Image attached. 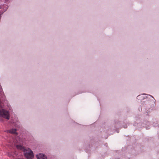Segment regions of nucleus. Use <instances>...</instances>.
<instances>
[{
    "instance_id": "obj_2",
    "label": "nucleus",
    "mask_w": 159,
    "mask_h": 159,
    "mask_svg": "<svg viewBox=\"0 0 159 159\" xmlns=\"http://www.w3.org/2000/svg\"><path fill=\"white\" fill-rule=\"evenodd\" d=\"M37 159H47V157L44 154L40 153L36 155Z\"/></svg>"
},
{
    "instance_id": "obj_5",
    "label": "nucleus",
    "mask_w": 159,
    "mask_h": 159,
    "mask_svg": "<svg viewBox=\"0 0 159 159\" xmlns=\"http://www.w3.org/2000/svg\"><path fill=\"white\" fill-rule=\"evenodd\" d=\"M139 96H137V99H138V98L139 97Z\"/></svg>"
},
{
    "instance_id": "obj_7",
    "label": "nucleus",
    "mask_w": 159,
    "mask_h": 159,
    "mask_svg": "<svg viewBox=\"0 0 159 159\" xmlns=\"http://www.w3.org/2000/svg\"><path fill=\"white\" fill-rule=\"evenodd\" d=\"M6 2V0H5V2Z\"/></svg>"
},
{
    "instance_id": "obj_4",
    "label": "nucleus",
    "mask_w": 159,
    "mask_h": 159,
    "mask_svg": "<svg viewBox=\"0 0 159 159\" xmlns=\"http://www.w3.org/2000/svg\"><path fill=\"white\" fill-rule=\"evenodd\" d=\"M16 131L17 129H10L9 130V132L11 134H16V135H17L18 133L16 132Z\"/></svg>"
},
{
    "instance_id": "obj_1",
    "label": "nucleus",
    "mask_w": 159,
    "mask_h": 159,
    "mask_svg": "<svg viewBox=\"0 0 159 159\" xmlns=\"http://www.w3.org/2000/svg\"><path fill=\"white\" fill-rule=\"evenodd\" d=\"M30 150V152H25L24 153V155L28 159H32L34 157V153L31 150L30 148H28Z\"/></svg>"
},
{
    "instance_id": "obj_6",
    "label": "nucleus",
    "mask_w": 159,
    "mask_h": 159,
    "mask_svg": "<svg viewBox=\"0 0 159 159\" xmlns=\"http://www.w3.org/2000/svg\"><path fill=\"white\" fill-rule=\"evenodd\" d=\"M151 96V97H152V98H153V96Z\"/></svg>"
},
{
    "instance_id": "obj_3",
    "label": "nucleus",
    "mask_w": 159,
    "mask_h": 159,
    "mask_svg": "<svg viewBox=\"0 0 159 159\" xmlns=\"http://www.w3.org/2000/svg\"><path fill=\"white\" fill-rule=\"evenodd\" d=\"M16 148L24 152L27 151L24 146L20 145H17L16 146Z\"/></svg>"
}]
</instances>
